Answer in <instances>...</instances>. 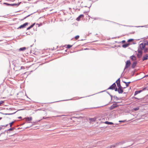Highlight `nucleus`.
Instances as JSON below:
<instances>
[{"label": "nucleus", "mask_w": 148, "mask_h": 148, "mask_svg": "<svg viewBox=\"0 0 148 148\" xmlns=\"http://www.w3.org/2000/svg\"><path fill=\"white\" fill-rule=\"evenodd\" d=\"M131 64V62L130 60H128L125 63V68L124 70V71L125 69L127 68H128L130 66Z\"/></svg>", "instance_id": "1"}, {"label": "nucleus", "mask_w": 148, "mask_h": 148, "mask_svg": "<svg viewBox=\"0 0 148 148\" xmlns=\"http://www.w3.org/2000/svg\"><path fill=\"white\" fill-rule=\"evenodd\" d=\"M28 24H29L28 23L26 22V23H24L23 25H20L19 27H18L17 28V29H21V28H24V27H26V26L27 25H28Z\"/></svg>", "instance_id": "2"}, {"label": "nucleus", "mask_w": 148, "mask_h": 148, "mask_svg": "<svg viewBox=\"0 0 148 148\" xmlns=\"http://www.w3.org/2000/svg\"><path fill=\"white\" fill-rule=\"evenodd\" d=\"M116 87V85L115 83H113L111 86H110L108 89L107 90L111 89L113 90L114 88Z\"/></svg>", "instance_id": "3"}, {"label": "nucleus", "mask_w": 148, "mask_h": 148, "mask_svg": "<svg viewBox=\"0 0 148 148\" xmlns=\"http://www.w3.org/2000/svg\"><path fill=\"white\" fill-rule=\"evenodd\" d=\"M84 17V15L83 14H80L76 18V20L78 21H79L81 20V18H83Z\"/></svg>", "instance_id": "4"}, {"label": "nucleus", "mask_w": 148, "mask_h": 148, "mask_svg": "<svg viewBox=\"0 0 148 148\" xmlns=\"http://www.w3.org/2000/svg\"><path fill=\"white\" fill-rule=\"evenodd\" d=\"M118 107L119 106H115V105L113 104L109 108V109L110 110H111L115 108H118Z\"/></svg>", "instance_id": "5"}, {"label": "nucleus", "mask_w": 148, "mask_h": 148, "mask_svg": "<svg viewBox=\"0 0 148 148\" xmlns=\"http://www.w3.org/2000/svg\"><path fill=\"white\" fill-rule=\"evenodd\" d=\"M137 64V62L136 61H134L133 62L132 65V69L134 68L136 66Z\"/></svg>", "instance_id": "6"}, {"label": "nucleus", "mask_w": 148, "mask_h": 148, "mask_svg": "<svg viewBox=\"0 0 148 148\" xmlns=\"http://www.w3.org/2000/svg\"><path fill=\"white\" fill-rule=\"evenodd\" d=\"M139 47L140 49H143L145 48V46L143 44V43H142L140 45Z\"/></svg>", "instance_id": "7"}, {"label": "nucleus", "mask_w": 148, "mask_h": 148, "mask_svg": "<svg viewBox=\"0 0 148 148\" xmlns=\"http://www.w3.org/2000/svg\"><path fill=\"white\" fill-rule=\"evenodd\" d=\"M26 121H30L32 119V117H27L25 118Z\"/></svg>", "instance_id": "8"}, {"label": "nucleus", "mask_w": 148, "mask_h": 148, "mask_svg": "<svg viewBox=\"0 0 148 148\" xmlns=\"http://www.w3.org/2000/svg\"><path fill=\"white\" fill-rule=\"evenodd\" d=\"M118 92L119 94H122L123 92V88H118Z\"/></svg>", "instance_id": "9"}, {"label": "nucleus", "mask_w": 148, "mask_h": 148, "mask_svg": "<svg viewBox=\"0 0 148 148\" xmlns=\"http://www.w3.org/2000/svg\"><path fill=\"white\" fill-rule=\"evenodd\" d=\"M142 92V90H136L135 91L134 94V96H135L141 92Z\"/></svg>", "instance_id": "10"}, {"label": "nucleus", "mask_w": 148, "mask_h": 148, "mask_svg": "<svg viewBox=\"0 0 148 148\" xmlns=\"http://www.w3.org/2000/svg\"><path fill=\"white\" fill-rule=\"evenodd\" d=\"M148 59V56L147 54H146L143 56V61L145 60H147Z\"/></svg>", "instance_id": "11"}, {"label": "nucleus", "mask_w": 148, "mask_h": 148, "mask_svg": "<svg viewBox=\"0 0 148 148\" xmlns=\"http://www.w3.org/2000/svg\"><path fill=\"white\" fill-rule=\"evenodd\" d=\"M130 58L132 61L135 60H136V57L133 55L131 56Z\"/></svg>", "instance_id": "12"}, {"label": "nucleus", "mask_w": 148, "mask_h": 148, "mask_svg": "<svg viewBox=\"0 0 148 148\" xmlns=\"http://www.w3.org/2000/svg\"><path fill=\"white\" fill-rule=\"evenodd\" d=\"M96 119V118L95 117H94L93 118H89V120L90 121L93 122L95 121Z\"/></svg>", "instance_id": "13"}, {"label": "nucleus", "mask_w": 148, "mask_h": 148, "mask_svg": "<svg viewBox=\"0 0 148 148\" xmlns=\"http://www.w3.org/2000/svg\"><path fill=\"white\" fill-rule=\"evenodd\" d=\"M21 3V2L19 3H13V4H10V6H18L20 3Z\"/></svg>", "instance_id": "14"}, {"label": "nucleus", "mask_w": 148, "mask_h": 148, "mask_svg": "<svg viewBox=\"0 0 148 148\" xmlns=\"http://www.w3.org/2000/svg\"><path fill=\"white\" fill-rule=\"evenodd\" d=\"M123 82L125 84L126 86V87H128L129 86V84L131 82H126L124 81H123Z\"/></svg>", "instance_id": "15"}, {"label": "nucleus", "mask_w": 148, "mask_h": 148, "mask_svg": "<svg viewBox=\"0 0 148 148\" xmlns=\"http://www.w3.org/2000/svg\"><path fill=\"white\" fill-rule=\"evenodd\" d=\"M17 111H16L15 112H13V113H2V112H1V113L2 114H3L5 115H12L13 114H14Z\"/></svg>", "instance_id": "16"}, {"label": "nucleus", "mask_w": 148, "mask_h": 148, "mask_svg": "<svg viewBox=\"0 0 148 148\" xmlns=\"http://www.w3.org/2000/svg\"><path fill=\"white\" fill-rule=\"evenodd\" d=\"M26 49V48L25 47H22L20 48L19 50V51H23L25 50Z\"/></svg>", "instance_id": "17"}, {"label": "nucleus", "mask_w": 148, "mask_h": 148, "mask_svg": "<svg viewBox=\"0 0 148 148\" xmlns=\"http://www.w3.org/2000/svg\"><path fill=\"white\" fill-rule=\"evenodd\" d=\"M104 123L108 125H113L114 123L112 122H110L108 121H106L104 122Z\"/></svg>", "instance_id": "18"}, {"label": "nucleus", "mask_w": 148, "mask_h": 148, "mask_svg": "<svg viewBox=\"0 0 148 148\" xmlns=\"http://www.w3.org/2000/svg\"><path fill=\"white\" fill-rule=\"evenodd\" d=\"M15 129V128L14 127H11V128L7 130V131H8V132H9L11 131H13Z\"/></svg>", "instance_id": "19"}, {"label": "nucleus", "mask_w": 148, "mask_h": 148, "mask_svg": "<svg viewBox=\"0 0 148 148\" xmlns=\"http://www.w3.org/2000/svg\"><path fill=\"white\" fill-rule=\"evenodd\" d=\"M116 84L118 88H123V87L121 86L120 83H117Z\"/></svg>", "instance_id": "20"}, {"label": "nucleus", "mask_w": 148, "mask_h": 148, "mask_svg": "<svg viewBox=\"0 0 148 148\" xmlns=\"http://www.w3.org/2000/svg\"><path fill=\"white\" fill-rule=\"evenodd\" d=\"M142 55H143V54H141V53H138L137 55V57L138 58H140L142 57Z\"/></svg>", "instance_id": "21"}, {"label": "nucleus", "mask_w": 148, "mask_h": 148, "mask_svg": "<svg viewBox=\"0 0 148 148\" xmlns=\"http://www.w3.org/2000/svg\"><path fill=\"white\" fill-rule=\"evenodd\" d=\"M143 50V49H139L138 48V53H141V54H143V52L142 51V50Z\"/></svg>", "instance_id": "22"}, {"label": "nucleus", "mask_w": 148, "mask_h": 148, "mask_svg": "<svg viewBox=\"0 0 148 148\" xmlns=\"http://www.w3.org/2000/svg\"><path fill=\"white\" fill-rule=\"evenodd\" d=\"M113 97L115 99V101H117L118 100L120 99L117 96H113Z\"/></svg>", "instance_id": "23"}, {"label": "nucleus", "mask_w": 148, "mask_h": 148, "mask_svg": "<svg viewBox=\"0 0 148 148\" xmlns=\"http://www.w3.org/2000/svg\"><path fill=\"white\" fill-rule=\"evenodd\" d=\"M144 45H145V46L146 45H148V41L147 40H145L144 41V43H143Z\"/></svg>", "instance_id": "24"}, {"label": "nucleus", "mask_w": 148, "mask_h": 148, "mask_svg": "<svg viewBox=\"0 0 148 148\" xmlns=\"http://www.w3.org/2000/svg\"><path fill=\"white\" fill-rule=\"evenodd\" d=\"M139 107H136V108H133V110L134 111H136L139 110Z\"/></svg>", "instance_id": "25"}, {"label": "nucleus", "mask_w": 148, "mask_h": 148, "mask_svg": "<svg viewBox=\"0 0 148 148\" xmlns=\"http://www.w3.org/2000/svg\"><path fill=\"white\" fill-rule=\"evenodd\" d=\"M107 148H116L115 147V145H112L110 146V147H108Z\"/></svg>", "instance_id": "26"}, {"label": "nucleus", "mask_w": 148, "mask_h": 148, "mask_svg": "<svg viewBox=\"0 0 148 148\" xmlns=\"http://www.w3.org/2000/svg\"><path fill=\"white\" fill-rule=\"evenodd\" d=\"M143 50L144 52L146 53L147 52L148 49L147 48H145Z\"/></svg>", "instance_id": "27"}, {"label": "nucleus", "mask_w": 148, "mask_h": 148, "mask_svg": "<svg viewBox=\"0 0 148 148\" xmlns=\"http://www.w3.org/2000/svg\"><path fill=\"white\" fill-rule=\"evenodd\" d=\"M134 40L133 39H132V38H130V39H128L127 41V42H132V41H133Z\"/></svg>", "instance_id": "28"}, {"label": "nucleus", "mask_w": 148, "mask_h": 148, "mask_svg": "<svg viewBox=\"0 0 148 148\" xmlns=\"http://www.w3.org/2000/svg\"><path fill=\"white\" fill-rule=\"evenodd\" d=\"M120 77L119 79H118L115 83H116V84H117V83H120Z\"/></svg>", "instance_id": "29"}, {"label": "nucleus", "mask_w": 148, "mask_h": 148, "mask_svg": "<svg viewBox=\"0 0 148 148\" xmlns=\"http://www.w3.org/2000/svg\"><path fill=\"white\" fill-rule=\"evenodd\" d=\"M73 46V45H68L67 46L66 48L68 49H69L71 48V47H72Z\"/></svg>", "instance_id": "30"}, {"label": "nucleus", "mask_w": 148, "mask_h": 148, "mask_svg": "<svg viewBox=\"0 0 148 148\" xmlns=\"http://www.w3.org/2000/svg\"><path fill=\"white\" fill-rule=\"evenodd\" d=\"M122 47L124 48H126L127 47V46L126 43L123 44L122 45Z\"/></svg>", "instance_id": "31"}, {"label": "nucleus", "mask_w": 148, "mask_h": 148, "mask_svg": "<svg viewBox=\"0 0 148 148\" xmlns=\"http://www.w3.org/2000/svg\"><path fill=\"white\" fill-rule=\"evenodd\" d=\"M14 121H12L9 124L10 125V127H11L12 125V124L14 123Z\"/></svg>", "instance_id": "32"}, {"label": "nucleus", "mask_w": 148, "mask_h": 148, "mask_svg": "<svg viewBox=\"0 0 148 148\" xmlns=\"http://www.w3.org/2000/svg\"><path fill=\"white\" fill-rule=\"evenodd\" d=\"M113 103V104H114L115 105V106H119V105H117V102H115V101H113V102H112L111 103Z\"/></svg>", "instance_id": "33"}, {"label": "nucleus", "mask_w": 148, "mask_h": 148, "mask_svg": "<svg viewBox=\"0 0 148 148\" xmlns=\"http://www.w3.org/2000/svg\"><path fill=\"white\" fill-rule=\"evenodd\" d=\"M105 21H110V22L112 23H115V24H117L118 25H119V23H116V22H113V21H108V20H104Z\"/></svg>", "instance_id": "34"}, {"label": "nucleus", "mask_w": 148, "mask_h": 148, "mask_svg": "<svg viewBox=\"0 0 148 148\" xmlns=\"http://www.w3.org/2000/svg\"><path fill=\"white\" fill-rule=\"evenodd\" d=\"M113 90H114L115 91H118V88L116 87L114 88Z\"/></svg>", "instance_id": "35"}, {"label": "nucleus", "mask_w": 148, "mask_h": 148, "mask_svg": "<svg viewBox=\"0 0 148 148\" xmlns=\"http://www.w3.org/2000/svg\"><path fill=\"white\" fill-rule=\"evenodd\" d=\"M79 35H77L75 37V38L76 39V40H77L79 38Z\"/></svg>", "instance_id": "36"}, {"label": "nucleus", "mask_w": 148, "mask_h": 148, "mask_svg": "<svg viewBox=\"0 0 148 148\" xmlns=\"http://www.w3.org/2000/svg\"><path fill=\"white\" fill-rule=\"evenodd\" d=\"M3 4H4L6 5L7 6H10V4L7 3H4Z\"/></svg>", "instance_id": "37"}, {"label": "nucleus", "mask_w": 148, "mask_h": 148, "mask_svg": "<svg viewBox=\"0 0 148 148\" xmlns=\"http://www.w3.org/2000/svg\"><path fill=\"white\" fill-rule=\"evenodd\" d=\"M114 145H115V147H116L117 146H118L119 145V143H116L115 144H114Z\"/></svg>", "instance_id": "38"}, {"label": "nucleus", "mask_w": 148, "mask_h": 148, "mask_svg": "<svg viewBox=\"0 0 148 148\" xmlns=\"http://www.w3.org/2000/svg\"><path fill=\"white\" fill-rule=\"evenodd\" d=\"M106 90H103V91H101L100 92H98L97 93H96V94H97V93H101V92H103L106 91ZM95 94H93V95H95ZM92 95H91L92 96Z\"/></svg>", "instance_id": "39"}, {"label": "nucleus", "mask_w": 148, "mask_h": 148, "mask_svg": "<svg viewBox=\"0 0 148 148\" xmlns=\"http://www.w3.org/2000/svg\"><path fill=\"white\" fill-rule=\"evenodd\" d=\"M32 27L30 25L29 27H28L27 28V30H28L30 29L31 28H32Z\"/></svg>", "instance_id": "40"}, {"label": "nucleus", "mask_w": 148, "mask_h": 148, "mask_svg": "<svg viewBox=\"0 0 148 148\" xmlns=\"http://www.w3.org/2000/svg\"><path fill=\"white\" fill-rule=\"evenodd\" d=\"M8 124H7V125H1V126L2 127H4V128L6 127L8 125Z\"/></svg>", "instance_id": "41"}, {"label": "nucleus", "mask_w": 148, "mask_h": 148, "mask_svg": "<svg viewBox=\"0 0 148 148\" xmlns=\"http://www.w3.org/2000/svg\"><path fill=\"white\" fill-rule=\"evenodd\" d=\"M126 121V120H124L123 121L120 120L119 121V122H125Z\"/></svg>", "instance_id": "42"}, {"label": "nucleus", "mask_w": 148, "mask_h": 148, "mask_svg": "<svg viewBox=\"0 0 148 148\" xmlns=\"http://www.w3.org/2000/svg\"><path fill=\"white\" fill-rule=\"evenodd\" d=\"M147 88V87H145L144 88H143L141 90H142V92H143V91L145 90Z\"/></svg>", "instance_id": "43"}, {"label": "nucleus", "mask_w": 148, "mask_h": 148, "mask_svg": "<svg viewBox=\"0 0 148 148\" xmlns=\"http://www.w3.org/2000/svg\"><path fill=\"white\" fill-rule=\"evenodd\" d=\"M36 25H38V27H39L40 26H42V23H40V24L37 23Z\"/></svg>", "instance_id": "44"}, {"label": "nucleus", "mask_w": 148, "mask_h": 148, "mask_svg": "<svg viewBox=\"0 0 148 148\" xmlns=\"http://www.w3.org/2000/svg\"><path fill=\"white\" fill-rule=\"evenodd\" d=\"M35 12H34V13H32V14H29V15H28L27 16H26V17H27V18L28 17H29V16H30V15H32L33 14H34V13H35Z\"/></svg>", "instance_id": "45"}, {"label": "nucleus", "mask_w": 148, "mask_h": 148, "mask_svg": "<svg viewBox=\"0 0 148 148\" xmlns=\"http://www.w3.org/2000/svg\"><path fill=\"white\" fill-rule=\"evenodd\" d=\"M35 12H34V13H32V14H29V15H28L27 16H26V17H27V18L28 17H29V16H30V15H32L33 14H34V13H35Z\"/></svg>", "instance_id": "46"}, {"label": "nucleus", "mask_w": 148, "mask_h": 148, "mask_svg": "<svg viewBox=\"0 0 148 148\" xmlns=\"http://www.w3.org/2000/svg\"><path fill=\"white\" fill-rule=\"evenodd\" d=\"M124 143L123 142H119V145H122V144H123Z\"/></svg>", "instance_id": "47"}, {"label": "nucleus", "mask_w": 148, "mask_h": 148, "mask_svg": "<svg viewBox=\"0 0 148 148\" xmlns=\"http://www.w3.org/2000/svg\"><path fill=\"white\" fill-rule=\"evenodd\" d=\"M4 102V101H0V105L1 104H2Z\"/></svg>", "instance_id": "48"}, {"label": "nucleus", "mask_w": 148, "mask_h": 148, "mask_svg": "<svg viewBox=\"0 0 148 148\" xmlns=\"http://www.w3.org/2000/svg\"><path fill=\"white\" fill-rule=\"evenodd\" d=\"M127 47H128L129 45L131 44L129 42H128V43H126Z\"/></svg>", "instance_id": "49"}, {"label": "nucleus", "mask_w": 148, "mask_h": 148, "mask_svg": "<svg viewBox=\"0 0 148 148\" xmlns=\"http://www.w3.org/2000/svg\"><path fill=\"white\" fill-rule=\"evenodd\" d=\"M25 69V68L24 66H21V69H20V70L21 69Z\"/></svg>", "instance_id": "50"}, {"label": "nucleus", "mask_w": 148, "mask_h": 148, "mask_svg": "<svg viewBox=\"0 0 148 148\" xmlns=\"http://www.w3.org/2000/svg\"><path fill=\"white\" fill-rule=\"evenodd\" d=\"M4 132L5 133L6 132H7L8 134V133H10V132H8V131H7V130H5Z\"/></svg>", "instance_id": "51"}, {"label": "nucleus", "mask_w": 148, "mask_h": 148, "mask_svg": "<svg viewBox=\"0 0 148 148\" xmlns=\"http://www.w3.org/2000/svg\"><path fill=\"white\" fill-rule=\"evenodd\" d=\"M35 23H33L32 24V25H31V26L33 27L35 25Z\"/></svg>", "instance_id": "52"}, {"label": "nucleus", "mask_w": 148, "mask_h": 148, "mask_svg": "<svg viewBox=\"0 0 148 148\" xmlns=\"http://www.w3.org/2000/svg\"><path fill=\"white\" fill-rule=\"evenodd\" d=\"M35 23H33L32 24V25H31V26L33 27L35 25Z\"/></svg>", "instance_id": "53"}, {"label": "nucleus", "mask_w": 148, "mask_h": 148, "mask_svg": "<svg viewBox=\"0 0 148 148\" xmlns=\"http://www.w3.org/2000/svg\"><path fill=\"white\" fill-rule=\"evenodd\" d=\"M111 97V101L112 100V97H113V96L111 94L110 95Z\"/></svg>", "instance_id": "54"}, {"label": "nucleus", "mask_w": 148, "mask_h": 148, "mask_svg": "<svg viewBox=\"0 0 148 148\" xmlns=\"http://www.w3.org/2000/svg\"><path fill=\"white\" fill-rule=\"evenodd\" d=\"M148 77V74L145 75L143 78H141V79H142L144 77Z\"/></svg>", "instance_id": "55"}, {"label": "nucleus", "mask_w": 148, "mask_h": 148, "mask_svg": "<svg viewBox=\"0 0 148 148\" xmlns=\"http://www.w3.org/2000/svg\"><path fill=\"white\" fill-rule=\"evenodd\" d=\"M4 128H3V127L1 125L0 126V130H1L2 129H4Z\"/></svg>", "instance_id": "56"}, {"label": "nucleus", "mask_w": 148, "mask_h": 148, "mask_svg": "<svg viewBox=\"0 0 148 148\" xmlns=\"http://www.w3.org/2000/svg\"><path fill=\"white\" fill-rule=\"evenodd\" d=\"M121 42L122 43H125L126 42V41L125 40H123V41H122Z\"/></svg>", "instance_id": "57"}, {"label": "nucleus", "mask_w": 148, "mask_h": 148, "mask_svg": "<svg viewBox=\"0 0 148 148\" xmlns=\"http://www.w3.org/2000/svg\"><path fill=\"white\" fill-rule=\"evenodd\" d=\"M135 72V71H132L133 74H132V76H133L134 75Z\"/></svg>", "instance_id": "58"}, {"label": "nucleus", "mask_w": 148, "mask_h": 148, "mask_svg": "<svg viewBox=\"0 0 148 148\" xmlns=\"http://www.w3.org/2000/svg\"><path fill=\"white\" fill-rule=\"evenodd\" d=\"M55 101V102H51L50 103H55V102H59V101Z\"/></svg>", "instance_id": "59"}, {"label": "nucleus", "mask_w": 148, "mask_h": 148, "mask_svg": "<svg viewBox=\"0 0 148 148\" xmlns=\"http://www.w3.org/2000/svg\"><path fill=\"white\" fill-rule=\"evenodd\" d=\"M108 104H106L105 105H104L103 106H100V107H103V106H106L107 105H108Z\"/></svg>", "instance_id": "60"}, {"label": "nucleus", "mask_w": 148, "mask_h": 148, "mask_svg": "<svg viewBox=\"0 0 148 148\" xmlns=\"http://www.w3.org/2000/svg\"><path fill=\"white\" fill-rule=\"evenodd\" d=\"M7 110H12V108H10L9 109H8V108H7Z\"/></svg>", "instance_id": "61"}, {"label": "nucleus", "mask_w": 148, "mask_h": 148, "mask_svg": "<svg viewBox=\"0 0 148 148\" xmlns=\"http://www.w3.org/2000/svg\"><path fill=\"white\" fill-rule=\"evenodd\" d=\"M5 133L4 132H2V133H1V135H2L3 134H5Z\"/></svg>", "instance_id": "62"}, {"label": "nucleus", "mask_w": 148, "mask_h": 148, "mask_svg": "<svg viewBox=\"0 0 148 148\" xmlns=\"http://www.w3.org/2000/svg\"><path fill=\"white\" fill-rule=\"evenodd\" d=\"M107 93L109 95H110L111 94L108 91H107Z\"/></svg>", "instance_id": "63"}, {"label": "nucleus", "mask_w": 148, "mask_h": 148, "mask_svg": "<svg viewBox=\"0 0 148 148\" xmlns=\"http://www.w3.org/2000/svg\"><path fill=\"white\" fill-rule=\"evenodd\" d=\"M18 119H21L22 118V117L21 116H19V117H18Z\"/></svg>", "instance_id": "64"}]
</instances>
